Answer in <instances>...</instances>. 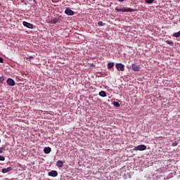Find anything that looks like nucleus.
<instances>
[{
	"label": "nucleus",
	"instance_id": "5",
	"mask_svg": "<svg viewBox=\"0 0 180 180\" xmlns=\"http://www.w3.org/2000/svg\"><path fill=\"white\" fill-rule=\"evenodd\" d=\"M6 82H7L8 85H9L10 86H15V80H13V79L8 78L6 80Z\"/></svg>",
	"mask_w": 180,
	"mask_h": 180
},
{
	"label": "nucleus",
	"instance_id": "21",
	"mask_svg": "<svg viewBox=\"0 0 180 180\" xmlns=\"http://www.w3.org/2000/svg\"><path fill=\"white\" fill-rule=\"evenodd\" d=\"M98 25L99 26H103L105 24H104L103 22H102V21H98Z\"/></svg>",
	"mask_w": 180,
	"mask_h": 180
},
{
	"label": "nucleus",
	"instance_id": "8",
	"mask_svg": "<svg viewBox=\"0 0 180 180\" xmlns=\"http://www.w3.org/2000/svg\"><path fill=\"white\" fill-rule=\"evenodd\" d=\"M131 68L133 71H140V66L139 65L132 64Z\"/></svg>",
	"mask_w": 180,
	"mask_h": 180
},
{
	"label": "nucleus",
	"instance_id": "17",
	"mask_svg": "<svg viewBox=\"0 0 180 180\" xmlns=\"http://www.w3.org/2000/svg\"><path fill=\"white\" fill-rule=\"evenodd\" d=\"M167 44H169V46H174V42L171 41H166Z\"/></svg>",
	"mask_w": 180,
	"mask_h": 180
},
{
	"label": "nucleus",
	"instance_id": "25",
	"mask_svg": "<svg viewBox=\"0 0 180 180\" xmlns=\"http://www.w3.org/2000/svg\"><path fill=\"white\" fill-rule=\"evenodd\" d=\"M29 58L32 60V58H33V56H29Z\"/></svg>",
	"mask_w": 180,
	"mask_h": 180
},
{
	"label": "nucleus",
	"instance_id": "9",
	"mask_svg": "<svg viewBox=\"0 0 180 180\" xmlns=\"http://www.w3.org/2000/svg\"><path fill=\"white\" fill-rule=\"evenodd\" d=\"M13 168L11 167H8L6 169H2V172L3 174H6L8 172H11V171H12Z\"/></svg>",
	"mask_w": 180,
	"mask_h": 180
},
{
	"label": "nucleus",
	"instance_id": "16",
	"mask_svg": "<svg viewBox=\"0 0 180 180\" xmlns=\"http://www.w3.org/2000/svg\"><path fill=\"white\" fill-rule=\"evenodd\" d=\"M4 81H5V77L4 76L0 77V83L4 84Z\"/></svg>",
	"mask_w": 180,
	"mask_h": 180
},
{
	"label": "nucleus",
	"instance_id": "1",
	"mask_svg": "<svg viewBox=\"0 0 180 180\" xmlns=\"http://www.w3.org/2000/svg\"><path fill=\"white\" fill-rule=\"evenodd\" d=\"M135 151H144L147 150V146L146 145H139L134 148Z\"/></svg>",
	"mask_w": 180,
	"mask_h": 180
},
{
	"label": "nucleus",
	"instance_id": "12",
	"mask_svg": "<svg viewBox=\"0 0 180 180\" xmlns=\"http://www.w3.org/2000/svg\"><path fill=\"white\" fill-rule=\"evenodd\" d=\"M114 67H115V63H113V62H110L107 65L108 70H110V69L113 68Z\"/></svg>",
	"mask_w": 180,
	"mask_h": 180
},
{
	"label": "nucleus",
	"instance_id": "6",
	"mask_svg": "<svg viewBox=\"0 0 180 180\" xmlns=\"http://www.w3.org/2000/svg\"><path fill=\"white\" fill-rule=\"evenodd\" d=\"M49 176H53L56 177L58 175V172L56 170H52L48 173Z\"/></svg>",
	"mask_w": 180,
	"mask_h": 180
},
{
	"label": "nucleus",
	"instance_id": "24",
	"mask_svg": "<svg viewBox=\"0 0 180 180\" xmlns=\"http://www.w3.org/2000/svg\"><path fill=\"white\" fill-rule=\"evenodd\" d=\"M119 2H124V0H117Z\"/></svg>",
	"mask_w": 180,
	"mask_h": 180
},
{
	"label": "nucleus",
	"instance_id": "27",
	"mask_svg": "<svg viewBox=\"0 0 180 180\" xmlns=\"http://www.w3.org/2000/svg\"><path fill=\"white\" fill-rule=\"evenodd\" d=\"M56 1H58V0H56Z\"/></svg>",
	"mask_w": 180,
	"mask_h": 180
},
{
	"label": "nucleus",
	"instance_id": "13",
	"mask_svg": "<svg viewBox=\"0 0 180 180\" xmlns=\"http://www.w3.org/2000/svg\"><path fill=\"white\" fill-rule=\"evenodd\" d=\"M99 96H101L102 98H106V91H100Z\"/></svg>",
	"mask_w": 180,
	"mask_h": 180
},
{
	"label": "nucleus",
	"instance_id": "11",
	"mask_svg": "<svg viewBox=\"0 0 180 180\" xmlns=\"http://www.w3.org/2000/svg\"><path fill=\"white\" fill-rule=\"evenodd\" d=\"M58 20H60V19L56 18H53V19L51 20L49 23H51L52 25H56L57 22H58Z\"/></svg>",
	"mask_w": 180,
	"mask_h": 180
},
{
	"label": "nucleus",
	"instance_id": "23",
	"mask_svg": "<svg viewBox=\"0 0 180 180\" xmlns=\"http://www.w3.org/2000/svg\"><path fill=\"white\" fill-rule=\"evenodd\" d=\"M0 63H4V58H2L1 57H0Z\"/></svg>",
	"mask_w": 180,
	"mask_h": 180
},
{
	"label": "nucleus",
	"instance_id": "14",
	"mask_svg": "<svg viewBox=\"0 0 180 180\" xmlns=\"http://www.w3.org/2000/svg\"><path fill=\"white\" fill-rule=\"evenodd\" d=\"M56 165L57 167H58L59 168H63V161L61 160H58L56 163Z\"/></svg>",
	"mask_w": 180,
	"mask_h": 180
},
{
	"label": "nucleus",
	"instance_id": "18",
	"mask_svg": "<svg viewBox=\"0 0 180 180\" xmlns=\"http://www.w3.org/2000/svg\"><path fill=\"white\" fill-rule=\"evenodd\" d=\"M172 147H176V146H178V142L174 141L172 143Z\"/></svg>",
	"mask_w": 180,
	"mask_h": 180
},
{
	"label": "nucleus",
	"instance_id": "2",
	"mask_svg": "<svg viewBox=\"0 0 180 180\" xmlns=\"http://www.w3.org/2000/svg\"><path fill=\"white\" fill-rule=\"evenodd\" d=\"M115 11L117 12H134V9L132 8H116Z\"/></svg>",
	"mask_w": 180,
	"mask_h": 180
},
{
	"label": "nucleus",
	"instance_id": "4",
	"mask_svg": "<svg viewBox=\"0 0 180 180\" xmlns=\"http://www.w3.org/2000/svg\"><path fill=\"white\" fill-rule=\"evenodd\" d=\"M22 25L23 26H25V27H27L28 29H34V25H33V24L27 22L26 21H23Z\"/></svg>",
	"mask_w": 180,
	"mask_h": 180
},
{
	"label": "nucleus",
	"instance_id": "26",
	"mask_svg": "<svg viewBox=\"0 0 180 180\" xmlns=\"http://www.w3.org/2000/svg\"><path fill=\"white\" fill-rule=\"evenodd\" d=\"M0 6H1V3H0Z\"/></svg>",
	"mask_w": 180,
	"mask_h": 180
},
{
	"label": "nucleus",
	"instance_id": "22",
	"mask_svg": "<svg viewBox=\"0 0 180 180\" xmlns=\"http://www.w3.org/2000/svg\"><path fill=\"white\" fill-rule=\"evenodd\" d=\"M0 161H5V158L2 155H0Z\"/></svg>",
	"mask_w": 180,
	"mask_h": 180
},
{
	"label": "nucleus",
	"instance_id": "7",
	"mask_svg": "<svg viewBox=\"0 0 180 180\" xmlns=\"http://www.w3.org/2000/svg\"><path fill=\"white\" fill-rule=\"evenodd\" d=\"M65 13H66V15H68L69 16H72L74 15V12L70 8H66L65 11Z\"/></svg>",
	"mask_w": 180,
	"mask_h": 180
},
{
	"label": "nucleus",
	"instance_id": "19",
	"mask_svg": "<svg viewBox=\"0 0 180 180\" xmlns=\"http://www.w3.org/2000/svg\"><path fill=\"white\" fill-rule=\"evenodd\" d=\"M145 1L146 2V4H153V2H154V0H145Z\"/></svg>",
	"mask_w": 180,
	"mask_h": 180
},
{
	"label": "nucleus",
	"instance_id": "10",
	"mask_svg": "<svg viewBox=\"0 0 180 180\" xmlns=\"http://www.w3.org/2000/svg\"><path fill=\"white\" fill-rule=\"evenodd\" d=\"M44 153L45 154H50L51 153V148H50V147H45L44 148Z\"/></svg>",
	"mask_w": 180,
	"mask_h": 180
},
{
	"label": "nucleus",
	"instance_id": "3",
	"mask_svg": "<svg viewBox=\"0 0 180 180\" xmlns=\"http://www.w3.org/2000/svg\"><path fill=\"white\" fill-rule=\"evenodd\" d=\"M115 68L117 71H124V65L123 63H116Z\"/></svg>",
	"mask_w": 180,
	"mask_h": 180
},
{
	"label": "nucleus",
	"instance_id": "15",
	"mask_svg": "<svg viewBox=\"0 0 180 180\" xmlns=\"http://www.w3.org/2000/svg\"><path fill=\"white\" fill-rule=\"evenodd\" d=\"M113 105H114V106H115L116 108H120V103H119V102H117V101H114V102H113Z\"/></svg>",
	"mask_w": 180,
	"mask_h": 180
},
{
	"label": "nucleus",
	"instance_id": "20",
	"mask_svg": "<svg viewBox=\"0 0 180 180\" xmlns=\"http://www.w3.org/2000/svg\"><path fill=\"white\" fill-rule=\"evenodd\" d=\"M4 151H5V148L4 147L0 148V154H2Z\"/></svg>",
	"mask_w": 180,
	"mask_h": 180
}]
</instances>
